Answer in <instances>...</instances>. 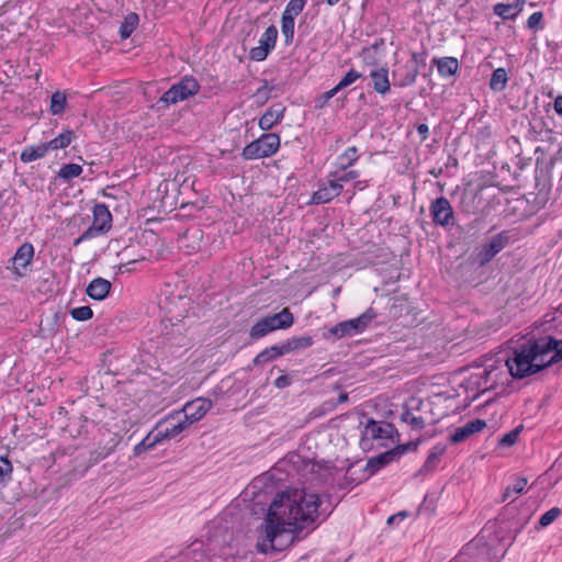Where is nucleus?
<instances>
[{
  "label": "nucleus",
  "instance_id": "1",
  "mask_svg": "<svg viewBox=\"0 0 562 562\" xmlns=\"http://www.w3.org/2000/svg\"><path fill=\"white\" fill-rule=\"evenodd\" d=\"M323 501L316 493H310L305 488H289L276 495L268 512H274L288 522V527H297L301 530L315 529V522L319 517L322 521L333 513L329 506H322Z\"/></svg>",
  "mask_w": 562,
  "mask_h": 562
},
{
  "label": "nucleus",
  "instance_id": "2",
  "mask_svg": "<svg viewBox=\"0 0 562 562\" xmlns=\"http://www.w3.org/2000/svg\"><path fill=\"white\" fill-rule=\"evenodd\" d=\"M562 360V339L552 336L530 338L516 347L504 367L514 379L533 375Z\"/></svg>",
  "mask_w": 562,
  "mask_h": 562
},
{
  "label": "nucleus",
  "instance_id": "3",
  "mask_svg": "<svg viewBox=\"0 0 562 562\" xmlns=\"http://www.w3.org/2000/svg\"><path fill=\"white\" fill-rule=\"evenodd\" d=\"M288 522L274 512H268L265 517L266 537L262 542H258L256 548L259 553L267 554L270 551L281 552L294 542L304 539L311 530L303 531L301 528H286Z\"/></svg>",
  "mask_w": 562,
  "mask_h": 562
},
{
  "label": "nucleus",
  "instance_id": "4",
  "mask_svg": "<svg viewBox=\"0 0 562 562\" xmlns=\"http://www.w3.org/2000/svg\"><path fill=\"white\" fill-rule=\"evenodd\" d=\"M510 243V232L502 231L481 246L476 247L470 255L469 260L477 267H484Z\"/></svg>",
  "mask_w": 562,
  "mask_h": 562
},
{
  "label": "nucleus",
  "instance_id": "5",
  "mask_svg": "<svg viewBox=\"0 0 562 562\" xmlns=\"http://www.w3.org/2000/svg\"><path fill=\"white\" fill-rule=\"evenodd\" d=\"M200 83L193 76H184L180 81L172 85L159 98L157 104H162L164 108L184 101L193 97L200 91Z\"/></svg>",
  "mask_w": 562,
  "mask_h": 562
},
{
  "label": "nucleus",
  "instance_id": "6",
  "mask_svg": "<svg viewBox=\"0 0 562 562\" xmlns=\"http://www.w3.org/2000/svg\"><path fill=\"white\" fill-rule=\"evenodd\" d=\"M280 148V136L276 133H265L259 138L247 144L241 157L245 160L268 158L274 155Z\"/></svg>",
  "mask_w": 562,
  "mask_h": 562
},
{
  "label": "nucleus",
  "instance_id": "7",
  "mask_svg": "<svg viewBox=\"0 0 562 562\" xmlns=\"http://www.w3.org/2000/svg\"><path fill=\"white\" fill-rule=\"evenodd\" d=\"M394 435L397 437L400 436L397 429L392 423H378L370 418L362 431L360 445L362 448H366L369 447V441L372 439H393Z\"/></svg>",
  "mask_w": 562,
  "mask_h": 562
},
{
  "label": "nucleus",
  "instance_id": "8",
  "mask_svg": "<svg viewBox=\"0 0 562 562\" xmlns=\"http://www.w3.org/2000/svg\"><path fill=\"white\" fill-rule=\"evenodd\" d=\"M430 216L437 226H449L454 224V212L446 196H439L431 201L429 206Z\"/></svg>",
  "mask_w": 562,
  "mask_h": 562
},
{
  "label": "nucleus",
  "instance_id": "9",
  "mask_svg": "<svg viewBox=\"0 0 562 562\" xmlns=\"http://www.w3.org/2000/svg\"><path fill=\"white\" fill-rule=\"evenodd\" d=\"M278 40V29L274 24L268 26L262 34L259 46L252 47L249 52V58L256 61L265 60L269 53L276 47Z\"/></svg>",
  "mask_w": 562,
  "mask_h": 562
},
{
  "label": "nucleus",
  "instance_id": "10",
  "mask_svg": "<svg viewBox=\"0 0 562 562\" xmlns=\"http://www.w3.org/2000/svg\"><path fill=\"white\" fill-rule=\"evenodd\" d=\"M212 406V401L203 397L188 402L182 408V418L187 425L191 426L193 423L202 419Z\"/></svg>",
  "mask_w": 562,
  "mask_h": 562
},
{
  "label": "nucleus",
  "instance_id": "11",
  "mask_svg": "<svg viewBox=\"0 0 562 562\" xmlns=\"http://www.w3.org/2000/svg\"><path fill=\"white\" fill-rule=\"evenodd\" d=\"M112 227V214L104 203H98L93 206V221L89 231L94 236L108 233Z\"/></svg>",
  "mask_w": 562,
  "mask_h": 562
},
{
  "label": "nucleus",
  "instance_id": "12",
  "mask_svg": "<svg viewBox=\"0 0 562 562\" xmlns=\"http://www.w3.org/2000/svg\"><path fill=\"white\" fill-rule=\"evenodd\" d=\"M486 427L484 419H473L468 422L465 425L456 428V430L449 436V441L452 445H457L465 441L470 436L482 431Z\"/></svg>",
  "mask_w": 562,
  "mask_h": 562
},
{
  "label": "nucleus",
  "instance_id": "13",
  "mask_svg": "<svg viewBox=\"0 0 562 562\" xmlns=\"http://www.w3.org/2000/svg\"><path fill=\"white\" fill-rule=\"evenodd\" d=\"M34 257V247L31 243L22 244L15 251L12 257L13 270L18 277H24L25 272L21 271V269H26V267L32 262Z\"/></svg>",
  "mask_w": 562,
  "mask_h": 562
},
{
  "label": "nucleus",
  "instance_id": "14",
  "mask_svg": "<svg viewBox=\"0 0 562 562\" xmlns=\"http://www.w3.org/2000/svg\"><path fill=\"white\" fill-rule=\"evenodd\" d=\"M342 191V184L338 180H329L327 184L319 187L312 195L311 203L325 204L337 198Z\"/></svg>",
  "mask_w": 562,
  "mask_h": 562
},
{
  "label": "nucleus",
  "instance_id": "15",
  "mask_svg": "<svg viewBox=\"0 0 562 562\" xmlns=\"http://www.w3.org/2000/svg\"><path fill=\"white\" fill-rule=\"evenodd\" d=\"M180 417V413L177 412L172 415H169L166 419L168 424L165 428H160L157 430V434L161 441L165 439H171L180 435L183 430H186L190 425L184 423V419H178Z\"/></svg>",
  "mask_w": 562,
  "mask_h": 562
},
{
  "label": "nucleus",
  "instance_id": "16",
  "mask_svg": "<svg viewBox=\"0 0 562 562\" xmlns=\"http://www.w3.org/2000/svg\"><path fill=\"white\" fill-rule=\"evenodd\" d=\"M400 458L397 457L395 450L392 448L387 451H384L375 457H372L368 460L363 472L369 471V474L364 476V479H369L371 475L385 468L390 463L397 461Z\"/></svg>",
  "mask_w": 562,
  "mask_h": 562
},
{
  "label": "nucleus",
  "instance_id": "17",
  "mask_svg": "<svg viewBox=\"0 0 562 562\" xmlns=\"http://www.w3.org/2000/svg\"><path fill=\"white\" fill-rule=\"evenodd\" d=\"M549 119L548 116H533L532 120L528 122V132L527 138L530 140H546L548 139V134L551 133V128L549 127Z\"/></svg>",
  "mask_w": 562,
  "mask_h": 562
},
{
  "label": "nucleus",
  "instance_id": "18",
  "mask_svg": "<svg viewBox=\"0 0 562 562\" xmlns=\"http://www.w3.org/2000/svg\"><path fill=\"white\" fill-rule=\"evenodd\" d=\"M286 108L282 103L271 105L259 119L258 125L262 131H269L274 125L279 124L285 113Z\"/></svg>",
  "mask_w": 562,
  "mask_h": 562
},
{
  "label": "nucleus",
  "instance_id": "19",
  "mask_svg": "<svg viewBox=\"0 0 562 562\" xmlns=\"http://www.w3.org/2000/svg\"><path fill=\"white\" fill-rule=\"evenodd\" d=\"M431 64L437 67L438 74L442 78L454 77L460 70V64L456 57H434Z\"/></svg>",
  "mask_w": 562,
  "mask_h": 562
},
{
  "label": "nucleus",
  "instance_id": "20",
  "mask_svg": "<svg viewBox=\"0 0 562 562\" xmlns=\"http://www.w3.org/2000/svg\"><path fill=\"white\" fill-rule=\"evenodd\" d=\"M419 72L417 69L412 67L408 63H406L398 70H393L392 76L394 79V86L400 88H405L413 86L416 82Z\"/></svg>",
  "mask_w": 562,
  "mask_h": 562
},
{
  "label": "nucleus",
  "instance_id": "21",
  "mask_svg": "<svg viewBox=\"0 0 562 562\" xmlns=\"http://www.w3.org/2000/svg\"><path fill=\"white\" fill-rule=\"evenodd\" d=\"M447 447L442 443H437L428 453L423 467L418 470L417 475H426L437 469L440 458L445 454Z\"/></svg>",
  "mask_w": 562,
  "mask_h": 562
},
{
  "label": "nucleus",
  "instance_id": "22",
  "mask_svg": "<svg viewBox=\"0 0 562 562\" xmlns=\"http://www.w3.org/2000/svg\"><path fill=\"white\" fill-rule=\"evenodd\" d=\"M111 288L112 284L110 281L99 277L88 284L86 293L92 300L102 301L109 295Z\"/></svg>",
  "mask_w": 562,
  "mask_h": 562
},
{
  "label": "nucleus",
  "instance_id": "23",
  "mask_svg": "<svg viewBox=\"0 0 562 562\" xmlns=\"http://www.w3.org/2000/svg\"><path fill=\"white\" fill-rule=\"evenodd\" d=\"M370 78L373 82V89L380 94H386L391 90L389 80V69L386 67H380L370 71Z\"/></svg>",
  "mask_w": 562,
  "mask_h": 562
},
{
  "label": "nucleus",
  "instance_id": "24",
  "mask_svg": "<svg viewBox=\"0 0 562 562\" xmlns=\"http://www.w3.org/2000/svg\"><path fill=\"white\" fill-rule=\"evenodd\" d=\"M378 316V313L373 307H369L364 313L360 316L346 321L348 327L353 335L362 333L366 328L369 327L371 322Z\"/></svg>",
  "mask_w": 562,
  "mask_h": 562
},
{
  "label": "nucleus",
  "instance_id": "25",
  "mask_svg": "<svg viewBox=\"0 0 562 562\" xmlns=\"http://www.w3.org/2000/svg\"><path fill=\"white\" fill-rule=\"evenodd\" d=\"M282 356H285L281 342L272 345L262 351H260L252 360L255 367H262L268 362H271Z\"/></svg>",
  "mask_w": 562,
  "mask_h": 562
},
{
  "label": "nucleus",
  "instance_id": "26",
  "mask_svg": "<svg viewBox=\"0 0 562 562\" xmlns=\"http://www.w3.org/2000/svg\"><path fill=\"white\" fill-rule=\"evenodd\" d=\"M314 344L312 336H294L281 342L285 355L310 348Z\"/></svg>",
  "mask_w": 562,
  "mask_h": 562
},
{
  "label": "nucleus",
  "instance_id": "27",
  "mask_svg": "<svg viewBox=\"0 0 562 562\" xmlns=\"http://www.w3.org/2000/svg\"><path fill=\"white\" fill-rule=\"evenodd\" d=\"M268 317L272 323L273 330L288 329L294 324V316L289 307H284L281 312L273 315H268Z\"/></svg>",
  "mask_w": 562,
  "mask_h": 562
},
{
  "label": "nucleus",
  "instance_id": "28",
  "mask_svg": "<svg viewBox=\"0 0 562 562\" xmlns=\"http://www.w3.org/2000/svg\"><path fill=\"white\" fill-rule=\"evenodd\" d=\"M48 150L47 143H42L37 146H27L22 150L20 159L23 162H31L44 157Z\"/></svg>",
  "mask_w": 562,
  "mask_h": 562
},
{
  "label": "nucleus",
  "instance_id": "29",
  "mask_svg": "<svg viewBox=\"0 0 562 562\" xmlns=\"http://www.w3.org/2000/svg\"><path fill=\"white\" fill-rule=\"evenodd\" d=\"M271 324L272 323L270 322L268 316H265L261 319H259L250 328V331H249L250 338L254 340H257V339H260V338L267 336L268 334L274 331L273 326Z\"/></svg>",
  "mask_w": 562,
  "mask_h": 562
},
{
  "label": "nucleus",
  "instance_id": "30",
  "mask_svg": "<svg viewBox=\"0 0 562 562\" xmlns=\"http://www.w3.org/2000/svg\"><path fill=\"white\" fill-rule=\"evenodd\" d=\"M494 14L503 20H515L520 13L518 4L498 2L493 7Z\"/></svg>",
  "mask_w": 562,
  "mask_h": 562
},
{
  "label": "nucleus",
  "instance_id": "31",
  "mask_svg": "<svg viewBox=\"0 0 562 562\" xmlns=\"http://www.w3.org/2000/svg\"><path fill=\"white\" fill-rule=\"evenodd\" d=\"M139 23V16L135 12H130L123 20L121 26H120V36L123 40L128 38L132 33L136 30L137 25Z\"/></svg>",
  "mask_w": 562,
  "mask_h": 562
},
{
  "label": "nucleus",
  "instance_id": "32",
  "mask_svg": "<svg viewBox=\"0 0 562 562\" xmlns=\"http://www.w3.org/2000/svg\"><path fill=\"white\" fill-rule=\"evenodd\" d=\"M161 440L157 432L150 431L147 436L134 447V456H140L142 453L154 449Z\"/></svg>",
  "mask_w": 562,
  "mask_h": 562
},
{
  "label": "nucleus",
  "instance_id": "33",
  "mask_svg": "<svg viewBox=\"0 0 562 562\" xmlns=\"http://www.w3.org/2000/svg\"><path fill=\"white\" fill-rule=\"evenodd\" d=\"M507 81H508L507 70L505 68L501 67L493 71L488 86H490L491 90L501 92L506 88Z\"/></svg>",
  "mask_w": 562,
  "mask_h": 562
},
{
  "label": "nucleus",
  "instance_id": "34",
  "mask_svg": "<svg viewBox=\"0 0 562 562\" xmlns=\"http://www.w3.org/2000/svg\"><path fill=\"white\" fill-rule=\"evenodd\" d=\"M82 167L78 164H66L59 169V171L57 172V177L61 179L64 182L68 183L74 178L79 177L82 173Z\"/></svg>",
  "mask_w": 562,
  "mask_h": 562
},
{
  "label": "nucleus",
  "instance_id": "35",
  "mask_svg": "<svg viewBox=\"0 0 562 562\" xmlns=\"http://www.w3.org/2000/svg\"><path fill=\"white\" fill-rule=\"evenodd\" d=\"M358 149L356 146L348 147L339 157H338V167L340 170H347L358 160Z\"/></svg>",
  "mask_w": 562,
  "mask_h": 562
},
{
  "label": "nucleus",
  "instance_id": "36",
  "mask_svg": "<svg viewBox=\"0 0 562 562\" xmlns=\"http://www.w3.org/2000/svg\"><path fill=\"white\" fill-rule=\"evenodd\" d=\"M349 336H352V334H351L346 321L334 325L327 331L323 333L324 339H330L331 337H334L336 339H340V338L349 337Z\"/></svg>",
  "mask_w": 562,
  "mask_h": 562
},
{
  "label": "nucleus",
  "instance_id": "37",
  "mask_svg": "<svg viewBox=\"0 0 562 562\" xmlns=\"http://www.w3.org/2000/svg\"><path fill=\"white\" fill-rule=\"evenodd\" d=\"M74 138V132L71 130H66L65 132L60 133L57 137L53 138L47 143V146L49 150H56V149H63L69 146Z\"/></svg>",
  "mask_w": 562,
  "mask_h": 562
},
{
  "label": "nucleus",
  "instance_id": "38",
  "mask_svg": "<svg viewBox=\"0 0 562 562\" xmlns=\"http://www.w3.org/2000/svg\"><path fill=\"white\" fill-rule=\"evenodd\" d=\"M13 465L8 457H0V490L8 486L12 480Z\"/></svg>",
  "mask_w": 562,
  "mask_h": 562
},
{
  "label": "nucleus",
  "instance_id": "39",
  "mask_svg": "<svg viewBox=\"0 0 562 562\" xmlns=\"http://www.w3.org/2000/svg\"><path fill=\"white\" fill-rule=\"evenodd\" d=\"M67 106V98L64 92L56 91L50 97L49 110L53 115H59L65 112Z\"/></svg>",
  "mask_w": 562,
  "mask_h": 562
},
{
  "label": "nucleus",
  "instance_id": "40",
  "mask_svg": "<svg viewBox=\"0 0 562 562\" xmlns=\"http://www.w3.org/2000/svg\"><path fill=\"white\" fill-rule=\"evenodd\" d=\"M289 15H282L281 16V32L284 36V44L286 46L291 45L294 40V27H295V20L288 19Z\"/></svg>",
  "mask_w": 562,
  "mask_h": 562
},
{
  "label": "nucleus",
  "instance_id": "41",
  "mask_svg": "<svg viewBox=\"0 0 562 562\" xmlns=\"http://www.w3.org/2000/svg\"><path fill=\"white\" fill-rule=\"evenodd\" d=\"M481 379L484 380L485 389H493L498 382V372L495 364L484 368Z\"/></svg>",
  "mask_w": 562,
  "mask_h": 562
},
{
  "label": "nucleus",
  "instance_id": "42",
  "mask_svg": "<svg viewBox=\"0 0 562 562\" xmlns=\"http://www.w3.org/2000/svg\"><path fill=\"white\" fill-rule=\"evenodd\" d=\"M428 57V49L426 46L422 45V50L412 52L411 59L407 61L412 67L415 66L418 72H420V68L426 66V59Z\"/></svg>",
  "mask_w": 562,
  "mask_h": 562
},
{
  "label": "nucleus",
  "instance_id": "43",
  "mask_svg": "<svg viewBox=\"0 0 562 562\" xmlns=\"http://www.w3.org/2000/svg\"><path fill=\"white\" fill-rule=\"evenodd\" d=\"M306 5V0H290L283 11L282 15H289L288 19H293L302 13Z\"/></svg>",
  "mask_w": 562,
  "mask_h": 562
},
{
  "label": "nucleus",
  "instance_id": "44",
  "mask_svg": "<svg viewBox=\"0 0 562 562\" xmlns=\"http://www.w3.org/2000/svg\"><path fill=\"white\" fill-rule=\"evenodd\" d=\"M561 514L562 509L559 507H552L540 517L536 529L539 530L550 526Z\"/></svg>",
  "mask_w": 562,
  "mask_h": 562
},
{
  "label": "nucleus",
  "instance_id": "45",
  "mask_svg": "<svg viewBox=\"0 0 562 562\" xmlns=\"http://www.w3.org/2000/svg\"><path fill=\"white\" fill-rule=\"evenodd\" d=\"M384 44H385L384 38H378V40H375V42L372 45L362 48L361 55H362L366 64H368V65L376 64L375 57H371L370 53L372 50H374V52L379 50L381 47L384 46Z\"/></svg>",
  "mask_w": 562,
  "mask_h": 562
},
{
  "label": "nucleus",
  "instance_id": "46",
  "mask_svg": "<svg viewBox=\"0 0 562 562\" xmlns=\"http://www.w3.org/2000/svg\"><path fill=\"white\" fill-rule=\"evenodd\" d=\"M102 437L103 439L100 441H102V445L106 447V450L110 451V453H113L121 441V437L116 432H111L109 429H105L102 432Z\"/></svg>",
  "mask_w": 562,
  "mask_h": 562
},
{
  "label": "nucleus",
  "instance_id": "47",
  "mask_svg": "<svg viewBox=\"0 0 562 562\" xmlns=\"http://www.w3.org/2000/svg\"><path fill=\"white\" fill-rule=\"evenodd\" d=\"M401 420L407 423L413 429L422 430L425 427L424 418L414 416L408 408L401 414Z\"/></svg>",
  "mask_w": 562,
  "mask_h": 562
},
{
  "label": "nucleus",
  "instance_id": "48",
  "mask_svg": "<svg viewBox=\"0 0 562 562\" xmlns=\"http://www.w3.org/2000/svg\"><path fill=\"white\" fill-rule=\"evenodd\" d=\"M524 426L519 425L518 427L514 428L509 432L505 434L498 439V446L499 447H510L515 445L519 438V434L521 432Z\"/></svg>",
  "mask_w": 562,
  "mask_h": 562
},
{
  "label": "nucleus",
  "instance_id": "49",
  "mask_svg": "<svg viewBox=\"0 0 562 562\" xmlns=\"http://www.w3.org/2000/svg\"><path fill=\"white\" fill-rule=\"evenodd\" d=\"M276 89L274 86L269 87L268 81L263 80V85L257 89L254 97L257 99V102L262 105L265 104L272 95V91Z\"/></svg>",
  "mask_w": 562,
  "mask_h": 562
},
{
  "label": "nucleus",
  "instance_id": "50",
  "mask_svg": "<svg viewBox=\"0 0 562 562\" xmlns=\"http://www.w3.org/2000/svg\"><path fill=\"white\" fill-rule=\"evenodd\" d=\"M294 457L302 462V468H300V470H308L311 473H315L319 470L328 469L327 462L319 463L311 459H302L299 454Z\"/></svg>",
  "mask_w": 562,
  "mask_h": 562
},
{
  "label": "nucleus",
  "instance_id": "51",
  "mask_svg": "<svg viewBox=\"0 0 562 562\" xmlns=\"http://www.w3.org/2000/svg\"><path fill=\"white\" fill-rule=\"evenodd\" d=\"M526 485H527V479L525 477H517L514 482L513 485L508 486L505 491V493L503 494V502H506L512 493H515V494H520L525 491L526 488Z\"/></svg>",
  "mask_w": 562,
  "mask_h": 562
},
{
  "label": "nucleus",
  "instance_id": "52",
  "mask_svg": "<svg viewBox=\"0 0 562 562\" xmlns=\"http://www.w3.org/2000/svg\"><path fill=\"white\" fill-rule=\"evenodd\" d=\"M361 77L362 74L358 72L356 69H350L335 86V88L338 89V91H341L342 89L349 87Z\"/></svg>",
  "mask_w": 562,
  "mask_h": 562
},
{
  "label": "nucleus",
  "instance_id": "53",
  "mask_svg": "<svg viewBox=\"0 0 562 562\" xmlns=\"http://www.w3.org/2000/svg\"><path fill=\"white\" fill-rule=\"evenodd\" d=\"M70 315L72 316L74 319L83 322L92 318L93 312L90 306L85 305L72 308L70 311Z\"/></svg>",
  "mask_w": 562,
  "mask_h": 562
},
{
  "label": "nucleus",
  "instance_id": "54",
  "mask_svg": "<svg viewBox=\"0 0 562 562\" xmlns=\"http://www.w3.org/2000/svg\"><path fill=\"white\" fill-rule=\"evenodd\" d=\"M335 411L334 398L323 402L319 406L315 407L311 415L312 417H322L330 412Z\"/></svg>",
  "mask_w": 562,
  "mask_h": 562
},
{
  "label": "nucleus",
  "instance_id": "55",
  "mask_svg": "<svg viewBox=\"0 0 562 562\" xmlns=\"http://www.w3.org/2000/svg\"><path fill=\"white\" fill-rule=\"evenodd\" d=\"M543 13L541 11L533 12L527 20V27L533 32L543 29Z\"/></svg>",
  "mask_w": 562,
  "mask_h": 562
},
{
  "label": "nucleus",
  "instance_id": "56",
  "mask_svg": "<svg viewBox=\"0 0 562 562\" xmlns=\"http://www.w3.org/2000/svg\"><path fill=\"white\" fill-rule=\"evenodd\" d=\"M111 453L110 451L106 450V447H104L102 445V441L99 442V446L97 449H94L91 453H90V462L91 463H98L100 462L101 460L105 459L106 457H109Z\"/></svg>",
  "mask_w": 562,
  "mask_h": 562
},
{
  "label": "nucleus",
  "instance_id": "57",
  "mask_svg": "<svg viewBox=\"0 0 562 562\" xmlns=\"http://www.w3.org/2000/svg\"><path fill=\"white\" fill-rule=\"evenodd\" d=\"M338 89H336L335 87L326 92H324L323 94H321L316 100H315V108L316 109H322L324 108L328 101L334 98L337 93H338Z\"/></svg>",
  "mask_w": 562,
  "mask_h": 562
},
{
  "label": "nucleus",
  "instance_id": "58",
  "mask_svg": "<svg viewBox=\"0 0 562 562\" xmlns=\"http://www.w3.org/2000/svg\"><path fill=\"white\" fill-rule=\"evenodd\" d=\"M351 468L352 467H349L347 469V472H346L342 481L338 484L339 488H348V487H350L352 485H357V484L361 483L363 480H366L364 477L359 479V480L355 479L351 473Z\"/></svg>",
  "mask_w": 562,
  "mask_h": 562
},
{
  "label": "nucleus",
  "instance_id": "59",
  "mask_svg": "<svg viewBox=\"0 0 562 562\" xmlns=\"http://www.w3.org/2000/svg\"><path fill=\"white\" fill-rule=\"evenodd\" d=\"M419 445V440L409 441L407 443L397 445L393 449L395 450L398 458H401L404 453L408 451H415Z\"/></svg>",
  "mask_w": 562,
  "mask_h": 562
},
{
  "label": "nucleus",
  "instance_id": "60",
  "mask_svg": "<svg viewBox=\"0 0 562 562\" xmlns=\"http://www.w3.org/2000/svg\"><path fill=\"white\" fill-rule=\"evenodd\" d=\"M291 384H292V378L288 374H282L280 376H278L273 382V385L277 389H285V387L290 386Z\"/></svg>",
  "mask_w": 562,
  "mask_h": 562
},
{
  "label": "nucleus",
  "instance_id": "61",
  "mask_svg": "<svg viewBox=\"0 0 562 562\" xmlns=\"http://www.w3.org/2000/svg\"><path fill=\"white\" fill-rule=\"evenodd\" d=\"M416 131H417L418 135L420 136V140L422 142H424V140H426L428 138V136H429V128H428V125L426 123L417 124Z\"/></svg>",
  "mask_w": 562,
  "mask_h": 562
},
{
  "label": "nucleus",
  "instance_id": "62",
  "mask_svg": "<svg viewBox=\"0 0 562 562\" xmlns=\"http://www.w3.org/2000/svg\"><path fill=\"white\" fill-rule=\"evenodd\" d=\"M95 237L91 231H89L88 228L78 237L74 240V246H78L79 244H81L83 240H87V239H91Z\"/></svg>",
  "mask_w": 562,
  "mask_h": 562
},
{
  "label": "nucleus",
  "instance_id": "63",
  "mask_svg": "<svg viewBox=\"0 0 562 562\" xmlns=\"http://www.w3.org/2000/svg\"><path fill=\"white\" fill-rule=\"evenodd\" d=\"M359 177V172L356 170H350L348 172H345L342 176H340L337 180L340 183V181H350Z\"/></svg>",
  "mask_w": 562,
  "mask_h": 562
},
{
  "label": "nucleus",
  "instance_id": "64",
  "mask_svg": "<svg viewBox=\"0 0 562 562\" xmlns=\"http://www.w3.org/2000/svg\"><path fill=\"white\" fill-rule=\"evenodd\" d=\"M553 109L558 115L562 116V95L554 99Z\"/></svg>",
  "mask_w": 562,
  "mask_h": 562
}]
</instances>
